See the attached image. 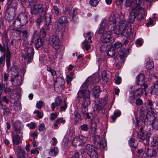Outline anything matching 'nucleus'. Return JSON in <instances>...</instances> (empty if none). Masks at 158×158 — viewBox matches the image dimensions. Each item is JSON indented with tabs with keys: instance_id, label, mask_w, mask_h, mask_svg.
<instances>
[{
	"instance_id": "f257e3e1",
	"label": "nucleus",
	"mask_w": 158,
	"mask_h": 158,
	"mask_svg": "<svg viewBox=\"0 0 158 158\" xmlns=\"http://www.w3.org/2000/svg\"><path fill=\"white\" fill-rule=\"evenodd\" d=\"M142 3L141 0H136V3L129 15L128 21L129 23H133L136 18L138 21H141L144 18L145 15L144 10L141 6Z\"/></svg>"
},
{
	"instance_id": "f03ea898",
	"label": "nucleus",
	"mask_w": 158,
	"mask_h": 158,
	"mask_svg": "<svg viewBox=\"0 0 158 158\" xmlns=\"http://www.w3.org/2000/svg\"><path fill=\"white\" fill-rule=\"evenodd\" d=\"M89 80L87 79L82 84L81 89L78 93V97L81 98V103L83 104L87 105H89L91 101L90 100V91L86 89L88 87Z\"/></svg>"
},
{
	"instance_id": "7ed1b4c3",
	"label": "nucleus",
	"mask_w": 158,
	"mask_h": 158,
	"mask_svg": "<svg viewBox=\"0 0 158 158\" xmlns=\"http://www.w3.org/2000/svg\"><path fill=\"white\" fill-rule=\"evenodd\" d=\"M118 52V55L116 56L114 59V64L117 69H119L124 63L129 51L128 50H119Z\"/></svg>"
},
{
	"instance_id": "20e7f679",
	"label": "nucleus",
	"mask_w": 158,
	"mask_h": 158,
	"mask_svg": "<svg viewBox=\"0 0 158 158\" xmlns=\"http://www.w3.org/2000/svg\"><path fill=\"white\" fill-rule=\"evenodd\" d=\"M131 29L129 27L126 26L125 25H118L116 29V33L119 34H122L125 33L128 37H130L132 34L131 33Z\"/></svg>"
},
{
	"instance_id": "39448f33",
	"label": "nucleus",
	"mask_w": 158,
	"mask_h": 158,
	"mask_svg": "<svg viewBox=\"0 0 158 158\" xmlns=\"http://www.w3.org/2000/svg\"><path fill=\"white\" fill-rule=\"evenodd\" d=\"M87 140V138L82 135L73 138L72 141L73 146L76 147L77 146L83 145Z\"/></svg>"
},
{
	"instance_id": "423d86ee",
	"label": "nucleus",
	"mask_w": 158,
	"mask_h": 158,
	"mask_svg": "<svg viewBox=\"0 0 158 158\" xmlns=\"http://www.w3.org/2000/svg\"><path fill=\"white\" fill-rule=\"evenodd\" d=\"M64 80L60 77L56 78L54 84V89L57 92L62 91L64 89Z\"/></svg>"
},
{
	"instance_id": "0eeeda50",
	"label": "nucleus",
	"mask_w": 158,
	"mask_h": 158,
	"mask_svg": "<svg viewBox=\"0 0 158 158\" xmlns=\"http://www.w3.org/2000/svg\"><path fill=\"white\" fill-rule=\"evenodd\" d=\"M93 138V143L95 147L98 149L101 148L104 149L106 146V143L104 142L102 143L100 140V137L98 135H95L94 137H92Z\"/></svg>"
},
{
	"instance_id": "6e6552de",
	"label": "nucleus",
	"mask_w": 158,
	"mask_h": 158,
	"mask_svg": "<svg viewBox=\"0 0 158 158\" xmlns=\"http://www.w3.org/2000/svg\"><path fill=\"white\" fill-rule=\"evenodd\" d=\"M85 149L87 154L90 158H98L97 152L92 145L87 144L86 145Z\"/></svg>"
},
{
	"instance_id": "1a4fd4ad",
	"label": "nucleus",
	"mask_w": 158,
	"mask_h": 158,
	"mask_svg": "<svg viewBox=\"0 0 158 158\" xmlns=\"http://www.w3.org/2000/svg\"><path fill=\"white\" fill-rule=\"evenodd\" d=\"M10 81L12 85L14 86H20L23 82L22 77L20 75L12 76Z\"/></svg>"
},
{
	"instance_id": "9d476101",
	"label": "nucleus",
	"mask_w": 158,
	"mask_h": 158,
	"mask_svg": "<svg viewBox=\"0 0 158 158\" xmlns=\"http://www.w3.org/2000/svg\"><path fill=\"white\" fill-rule=\"evenodd\" d=\"M50 44L55 49H58L60 44L59 38L55 35H53L50 37Z\"/></svg>"
},
{
	"instance_id": "9b49d317",
	"label": "nucleus",
	"mask_w": 158,
	"mask_h": 158,
	"mask_svg": "<svg viewBox=\"0 0 158 158\" xmlns=\"http://www.w3.org/2000/svg\"><path fill=\"white\" fill-rule=\"evenodd\" d=\"M46 12L47 8L46 7H44L42 8L40 16L35 20L36 23L38 26H40V25L44 19H45V22L46 16L48 14H49L47 13Z\"/></svg>"
},
{
	"instance_id": "f8f14e48",
	"label": "nucleus",
	"mask_w": 158,
	"mask_h": 158,
	"mask_svg": "<svg viewBox=\"0 0 158 158\" xmlns=\"http://www.w3.org/2000/svg\"><path fill=\"white\" fill-rule=\"evenodd\" d=\"M144 80V75L142 73H139L137 76L136 83L137 85H140L141 86H144V90L148 87V85L147 84L143 82Z\"/></svg>"
},
{
	"instance_id": "ddd939ff",
	"label": "nucleus",
	"mask_w": 158,
	"mask_h": 158,
	"mask_svg": "<svg viewBox=\"0 0 158 158\" xmlns=\"http://www.w3.org/2000/svg\"><path fill=\"white\" fill-rule=\"evenodd\" d=\"M34 53V50H27L25 54L23 53L22 56L25 59H27V63H29L33 60Z\"/></svg>"
},
{
	"instance_id": "4468645a",
	"label": "nucleus",
	"mask_w": 158,
	"mask_h": 158,
	"mask_svg": "<svg viewBox=\"0 0 158 158\" xmlns=\"http://www.w3.org/2000/svg\"><path fill=\"white\" fill-rule=\"evenodd\" d=\"M51 16L50 14H48L46 16L45 22H44V26L41 29H44L46 32H48L50 30L49 27L51 23Z\"/></svg>"
},
{
	"instance_id": "2eb2a0df",
	"label": "nucleus",
	"mask_w": 158,
	"mask_h": 158,
	"mask_svg": "<svg viewBox=\"0 0 158 158\" xmlns=\"http://www.w3.org/2000/svg\"><path fill=\"white\" fill-rule=\"evenodd\" d=\"M111 38V32L110 31H105L101 36V40L103 43H107L110 42Z\"/></svg>"
},
{
	"instance_id": "dca6fc26",
	"label": "nucleus",
	"mask_w": 158,
	"mask_h": 158,
	"mask_svg": "<svg viewBox=\"0 0 158 158\" xmlns=\"http://www.w3.org/2000/svg\"><path fill=\"white\" fill-rule=\"evenodd\" d=\"M17 0H11L9 1L8 3V6L6 9V11H9V9L11 10L13 9L15 10L17 8Z\"/></svg>"
},
{
	"instance_id": "f3484780",
	"label": "nucleus",
	"mask_w": 158,
	"mask_h": 158,
	"mask_svg": "<svg viewBox=\"0 0 158 158\" xmlns=\"http://www.w3.org/2000/svg\"><path fill=\"white\" fill-rule=\"evenodd\" d=\"M42 5L41 4L34 5L31 8V13L35 15H37L39 12L40 10L42 8Z\"/></svg>"
},
{
	"instance_id": "a211bd4d",
	"label": "nucleus",
	"mask_w": 158,
	"mask_h": 158,
	"mask_svg": "<svg viewBox=\"0 0 158 158\" xmlns=\"http://www.w3.org/2000/svg\"><path fill=\"white\" fill-rule=\"evenodd\" d=\"M138 136L142 140L148 139L151 135V133L148 131H139L137 132Z\"/></svg>"
},
{
	"instance_id": "6ab92c4d",
	"label": "nucleus",
	"mask_w": 158,
	"mask_h": 158,
	"mask_svg": "<svg viewBox=\"0 0 158 158\" xmlns=\"http://www.w3.org/2000/svg\"><path fill=\"white\" fill-rule=\"evenodd\" d=\"M156 150L154 148H146L144 153L148 157H152L155 156L156 154Z\"/></svg>"
},
{
	"instance_id": "aec40b11",
	"label": "nucleus",
	"mask_w": 158,
	"mask_h": 158,
	"mask_svg": "<svg viewBox=\"0 0 158 158\" xmlns=\"http://www.w3.org/2000/svg\"><path fill=\"white\" fill-rule=\"evenodd\" d=\"M13 126L15 131L18 133L23 134L21 130L23 128L22 124L19 121H15L14 124Z\"/></svg>"
},
{
	"instance_id": "412c9836",
	"label": "nucleus",
	"mask_w": 158,
	"mask_h": 158,
	"mask_svg": "<svg viewBox=\"0 0 158 158\" xmlns=\"http://www.w3.org/2000/svg\"><path fill=\"white\" fill-rule=\"evenodd\" d=\"M17 18L23 26L25 25L27 22V16L24 14H20Z\"/></svg>"
},
{
	"instance_id": "4be33fe9",
	"label": "nucleus",
	"mask_w": 158,
	"mask_h": 158,
	"mask_svg": "<svg viewBox=\"0 0 158 158\" xmlns=\"http://www.w3.org/2000/svg\"><path fill=\"white\" fill-rule=\"evenodd\" d=\"M16 155L17 158H25V152L20 146H18Z\"/></svg>"
},
{
	"instance_id": "5701e85b",
	"label": "nucleus",
	"mask_w": 158,
	"mask_h": 158,
	"mask_svg": "<svg viewBox=\"0 0 158 158\" xmlns=\"http://www.w3.org/2000/svg\"><path fill=\"white\" fill-rule=\"evenodd\" d=\"M96 123H95L92 122L90 126V130L89 131V134L91 137H94L96 135V129L95 127Z\"/></svg>"
},
{
	"instance_id": "b1692460",
	"label": "nucleus",
	"mask_w": 158,
	"mask_h": 158,
	"mask_svg": "<svg viewBox=\"0 0 158 158\" xmlns=\"http://www.w3.org/2000/svg\"><path fill=\"white\" fill-rule=\"evenodd\" d=\"M6 12L5 15V18L8 22H10L14 19L15 15L13 13H10L8 11Z\"/></svg>"
},
{
	"instance_id": "393cba45",
	"label": "nucleus",
	"mask_w": 158,
	"mask_h": 158,
	"mask_svg": "<svg viewBox=\"0 0 158 158\" xmlns=\"http://www.w3.org/2000/svg\"><path fill=\"white\" fill-rule=\"evenodd\" d=\"M140 120L143 122H145L147 120V116H145L144 114L145 112L142 109H140L139 111Z\"/></svg>"
},
{
	"instance_id": "a878e982",
	"label": "nucleus",
	"mask_w": 158,
	"mask_h": 158,
	"mask_svg": "<svg viewBox=\"0 0 158 158\" xmlns=\"http://www.w3.org/2000/svg\"><path fill=\"white\" fill-rule=\"evenodd\" d=\"M152 91H151V93H152L153 92L157 95H158V80L156 82H155L153 86L151 87Z\"/></svg>"
},
{
	"instance_id": "bb28decb",
	"label": "nucleus",
	"mask_w": 158,
	"mask_h": 158,
	"mask_svg": "<svg viewBox=\"0 0 158 158\" xmlns=\"http://www.w3.org/2000/svg\"><path fill=\"white\" fill-rule=\"evenodd\" d=\"M100 90L99 86H97L94 88L93 94L95 98H98L99 96Z\"/></svg>"
},
{
	"instance_id": "cd10ccee",
	"label": "nucleus",
	"mask_w": 158,
	"mask_h": 158,
	"mask_svg": "<svg viewBox=\"0 0 158 158\" xmlns=\"http://www.w3.org/2000/svg\"><path fill=\"white\" fill-rule=\"evenodd\" d=\"M58 153V149L57 147H54L50 149L49 152L50 155L52 156H56Z\"/></svg>"
},
{
	"instance_id": "c85d7f7f",
	"label": "nucleus",
	"mask_w": 158,
	"mask_h": 158,
	"mask_svg": "<svg viewBox=\"0 0 158 158\" xmlns=\"http://www.w3.org/2000/svg\"><path fill=\"white\" fill-rule=\"evenodd\" d=\"M143 93V90L142 88H139L136 89L134 93V97H140Z\"/></svg>"
},
{
	"instance_id": "c756f323",
	"label": "nucleus",
	"mask_w": 158,
	"mask_h": 158,
	"mask_svg": "<svg viewBox=\"0 0 158 158\" xmlns=\"http://www.w3.org/2000/svg\"><path fill=\"white\" fill-rule=\"evenodd\" d=\"M13 143L14 145H18L20 142V138L19 135H16L13 136Z\"/></svg>"
},
{
	"instance_id": "7c9ffc66",
	"label": "nucleus",
	"mask_w": 158,
	"mask_h": 158,
	"mask_svg": "<svg viewBox=\"0 0 158 158\" xmlns=\"http://www.w3.org/2000/svg\"><path fill=\"white\" fill-rule=\"evenodd\" d=\"M19 69L18 67L14 66L12 69V76H17L20 75L19 73Z\"/></svg>"
},
{
	"instance_id": "2f4dec72",
	"label": "nucleus",
	"mask_w": 158,
	"mask_h": 158,
	"mask_svg": "<svg viewBox=\"0 0 158 158\" xmlns=\"http://www.w3.org/2000/svg\"><path fill=\"white\" fill-rule=\"evenodd\" d=\"M2 52H3V56L0 57V66H3L5 64V53L6 52V50H0Z\"/></svg>"
},
{
	"instance_id": "473e14b6",
	"label": "nucleus",
	"mask_w": 158,
	"mask_h": 158,
	"mask_svg": "<svg viewBox=\"0 0 158 158\" xmlns=\"http://www.w3.org/2000/svg\"><path fill=\"white\" fill-rule=\"evenodd\" d=\"M6 65L8 66L10 64V59L11 58L10 52L9 50H6Z\"/></svg>"
},
{
	"instance_id": "72a5a7b5",
	"label": "nucleus",
	"mask_w": 158,
	"mask_h": 158,
	"mask_svg": "<svg viewBox=\"0 0 158 158\" xmlns=\"http://www.w3.org/2000/svg\"><path fill=\"white\" fill-rule=\"evenodd\" d=\"M102 81L104 83H107L108 81L106 73L105 71H103L101 73Z\"/></svg>"
},
{
	"instance_id": "f704fd0d",
	"label": "nucleus",
	"mask_w": 158,
	"mask_h": 158,
	"mask_svg": "<svg viewBox=\"0 0 158 158\" xmlns=\"http://www.w3.org/2000/svg\"><path fill=\"white\" fill-rule=\"evenodd\" d=\"M15 91V90H13L12 92L10 94V98L14 100L19 99L20 98V95L19 94L14 93Z\"/></svg>"
},
{
	"instance_id": "c9c22d12",
	"label": "nucleus",
	"mask_w": 158,
	"mask_h": 158,
	"mask_svg": "<svg viewBox=\"0 0 158 158\" xmlns=\"http://www.w3.org/2000/svg\"><path fill=\"white\" fill-rule=\"evenodd\" d=\"M39 32L38 31L36 30H35L34 31L33 37L31 40L32 43H34L35 40H37V39H39Z\"/></svg>"
},
{
	"instance_id": "e433bc0d",
	"label": "nucleus",
	"mask_w": 158,
	"mask_h": 158,
	"mask_svg": "<svg viewBox=\"0 0 158 158\" xmlns=\"http://www.w3.org/2000/svg\"><path fill=\"white\" fill-rule=\"evenodd\" d=\"M13 25L14 27L16 28H20L23 26L18 18L14 21Z\"/></svg>"
},
{
	"instance_id": "4c0bfd02",
	"label": "nucleus",
	"mask_w": 158,
	"mask_h": 158,
	"mask_svg": "<svg viewBox=\"0 0 158 158\" xmlns=\"http://www.w3.org/2000/svg\"><path fill=\"white\" fill-rule=\"evenodd\" d=\"M43 40L42 39L39 38V39H37V40H35L36 41L35 42V47L37 49H38L40 48V47L42 46L43 43Z\"/></svg>"
},
{
	"instance_id": "58836bf2",
	"label": "nucleus",
	"mask_w": 158,
	"mask_h": 158,
	"mask_svg": "<svg viewBox=\"0 0 158 158\" xmlns=\"http://www.w3.org/2000/svg\"><path fill=\"white\" fill-rule=\"evenodd\" d=\"M121 114V112L120 111L114 112V114L111 116V118L114 122H115L117 118L119 117Z\"/></svg>"
},
{
	"instance_id": "ea45409f",
	"label": "nucleus",
	"mask_w": 158,
	"mask_h": 158,
	"mask_svg": "<svg viewBox=\"0 0 158 158\" xmlns=\"http://www.w3.org/2000/svg\"><path fill=\"white\" fill-rule=\"evenodd\" d=\"M103 108L104 107L99 103L96 104L94 106V110L96 111L97 112H99L100 111L102 110Z\"/></svg>"
},
{
	"instance_id": "a19ab883",
	"label": "nucleus",
	"mask_w": 158,
	"mask_h": 158,
	"mask_svg": "<svg viewBox=\"0 0 158 158\" xmlns=\"http://www.w3.org/2000/svg\"><path fill=\"white\" fill-rule=\"evenodd\" d=\"M129 144L131 147L136 148L137 147V143L134 138H131L129 141Z\"/></svg>"
},
{
	"instance_id": "79ce46f5",
	"label": "nucleus",
	"mask_w": 158,
	"mask_h": 158,
	"mask_svg": "<svg viewBox=\"0 0 158 158\" xmlns=\"http://www.w3.org/2000/svg\"><path fill=\"white\" fill-rule=\"evenodd\" d=\"M19 31L23 34V40L24 41L26 40L28 37V31L27 30L20 31Z\"/></svg>"
},
{
	"instance_id": "37998d69",
	"label": "nucleus",
	"mask_w": 158,
	"mask_h": 158,
	"mask_svg": "<svg viewBox=\"0 0 158 158\" xmlns=\"http://www.w3.org/2000/svg\"><path fill=\"white\" fill-rule=\"evenodd\" d=\"M81 112L83 115H85V114L87 112V107L89 105H85L83 104V103H81Z\"/></svg>"
},
{
	"instance_id": "c03bdc74",
	"label": "nucleus",
	"mask_w": 158,
	"mask_h": 158,
	"mask_svg": "<svg viewBox=\"0 0 158 158\" xmlns=\"http://www.w3.org/2000/svg\"><path fill=\"white\" fill-rule=\"evenodd\" d=\"M58 22L60 23H62L64 25L65 24L68 23L67 18L65 16H61L59 19Z\"/></svg>"
},
{
	"instance_id": "a18cd8bd",
	"label": "nucleus",
	"mask_w": 158,
	"mask_h": 158,
	"mask_svg": "<svg viewBox=\"0 0 158 158\" xmlns=\"http://www.w3.org/2000/svg\"><path fill=\"white\" fill-rule=\"evenodd\" d=\"M73 119L76 121H79L81 120V116L80 114L78 112L74 113V114L73 115Z\"/></svg>"
},
{
	"instance_id": "49530a36",
	"label": "nucleus",
	"mask_w": 158,
	"mask_h": 158,
	"mask_svg": "<svg viewBox=\"0 0 158 158\" xmlns=\"http://www.w3.org/2000/svg\"><path fill=\"white\" fill-rule=\"evenodd\" d=\"M46 31L44 30V29H41L39 32V38L42 39L43 40H44V38L46 35Z\"/></svg>"
},
{
	"instance_id": "de8ad7c7",
	"label": "nucleus",
	"mask_w": 158,
	"mask_h": 158,
	"mask_svg": "<svg viewBox=\"0 0 158 158\" xmlns=\"http://www.w3.org/2000/svg\"><path fill=\"white\" fill-rule=\"evenodd\" d=\"M154 62L152 60H149L146 65L147 68L148 69H152L154 67Z\"/></svg>"
},
{
	"instance_id": "09e8293b",
	"label": "nucleus",
	"mask_w": 158,
	"mask_h": 158,
	"mask_svg": "<svg viewBox=\"0 0 158 158\" xmlns=\"http://www.w3.org/2000/svg\"><path fill=\"white\" fill-rule=\"evenodd\" d=\"M152 127L154 129L158 130V118L153 120Z\"/></svg>"
},
{
	"instance_id": "8fccbe9b",
	"label": "nucleus",
	"mask_w": 158,
	"mask_h": 158,
	"mask_svg": "<svg viewBox=\"0 0 158 158\" xmlns=\"http://www.w3.org/2000/svg\"><path fill=\"white\" fill-rule=\"evenodd\" d=\"M82 44L85 47L86 49H89L91 48V45L88 41H84Z\"/></svg>"
},
{
	"instance_id": "3c124183",
	"label": "nucleus",
	"mask_w": 158,
	"mask_h": 158,
	"mask_svg": "<svg viewBox=\"0 0 158 158\" xmlns=\"http://www.w3.org/2000/svg\"><path fill=\"white\" fill-rule=\"evenodd\" d=\"M115 50H107L106 52L107 56H114L116 52Z\"/></svg>"
},
{
	"instance_id": "603ef678",
	"label": "nucleus",
	"mask_w": 158,
	"mask_h": 158,
	"mask_svg": "<svg viewBox=\"0 0 158 158\" xmlns=\"http://www.w3.org/2000/svg\"><path fill=\"white\" fill-rule=\"evenodd\" d=\"M107 100L108 98L107 97H105L99 103L104 107V106L106 105Z\"/></svg>"
},
{
	"instance_id": "864d4df0",
	"label": "nucleus",
	"mask_w": 158,
	"mask_h": 158,
	"mask_svg": "<svg viewBox=\"0 0 158 158\" xmlns=\"http://www.w3.org/2000/svg\"><path fill=\"white\" fill-rule=\"evenodd\" d=\"M81 130L85 131H88L89 127L86 124H83L81 126Z\"/></svg>"
},
{
	"instance_id": "5fc2aeb1",
	"label": "nucleus",
	"mask_w": 158,
	"mask_h": 158,
	"mask_svg": "<svg viewBox=\"0 0 158 158\" xmlns=\"http://www.w3.org/2000/svg\"><path fill=\"white\" fill-rule=\"evenodd\" d=\"M89 3L92 6H96L98 4V1L97 0H90Z\"/></svg>"
},
{
	"instance_id": "6e6d98bb",
	"label": "nucleus",
	"mask_w": 158,
	"mask_h": 158,
	"mask_svg": "<svg viewBox=\"0 0 158 158\" xmlns=\"http://www.w3.org/2000/svg\"><path fill=\"white\" fill-rule=\"evenodd\" d=\"M10 113V110L8 107H5L3 111V114L6 116L8 115Z\"/></svg>"
},
{
	"instance_id": "4d7b16f0",
	"label": "nucleus",
	"mask_w": 158,
	"mask_h": 158,
	"mask_svg": "<svg viewBox=\"0 0 158 158\" xmlns=\"http://www.w3.org/2000/svg\"><path fill=\"white\" fill-rule=\"evenodd\" d=\"M67 105L66 104V102L65 101L64 102V104L63 105L61 106L60 107V111H65L66 109L67 108Z\"/></svg>"
},
{
	"instance_id": "13d9d810",
	"label": "nucleus",
	"mask_w": 158,
	"mask_h": 158,
	"mask_svg": "<svg viewBox=\"0 0 158 158\" xmlns=\"http://www.w3.org/2000/svg\"><path fill=\"white\" fill-rule=\"evenodd\" d=\"M44 105V103L42 101H40L36 104V106L38 109H41Z\"/></svg>"
},
{
	"instance_id": "bf43d9fd",
	"label": "nucleus",
	"mask_w": 158,
	"mask_h": 158,
	"mask_svg": "<svg viewBox=\"0 0 158 158\" xmlns=\"http://www.w3.org/2000/svg\"><path fill=\"white\" fill-rule=\"evenodd\" d=\"M62 102V100L60 97H58L56 98V99L55 103L56 105H60Z\"/></svg>"
},
{
	"instance_id": "052dcab7",
	"label": "nucleus",
	"mask_w": 158,
	"mask_h": 158,
	"mask_svg": "<svg viewBox=\"0 0 158 158\" xmlns=\"http://www.w3.org/2000/svg\"><path fill=\"white\" fill-rule=\"evenodd\" d=\"M3 38H4L5 41L6 43V44H7V43L9 42V40L8 39L7 32H5L3 34Z\"/></svg>"
},
{
	"instance_id": "680f3d73",
	"label": "nucleus",
	"mask_w": 158,
	"mask_h": 158,
	"mask_svg": "<svg viewBox=\"0 0 158 158\" xmlns=\"http://www.w3.org/2000/svg\"><path fill=\"white\" fill-rule=\"evenodd\" d=\"M122 44L119 42H116L114 44V48L116 49H118L122 46Z\"/></svg>"
},
{
	"instance_id": "e2e57ef3",
	"label": "nucleus",
	"mask_w": 158,
	"mask_h": 158,
	"mask_svg": "<svg viewBox=\"0 0 158 158\" xmlns=\"http://www.w3.org/2000/svg\"><path fill=\"white\" fill-rule=\"evenodd\" d=\"M64 24L62 23H60L58 22L57 24V28L59 31H60L64 27Z\"/></svg>"
},
{
	"instance_id": "0e129e2a",
	"label": "nucleus",
	"mask_w": 158,
	"mask_h": 158,
	"mask_svg": "<svg viewBox=\"0 0 158 158\" xmlns=\"http://www.w3.org/2000/svg\"><path fill=\"white\" fill-rule=\"evenodd\" d=\"M45 129V127L44 123H42L39 126L38 130L40 131H44Z\"/></svg>"
},
{
	"instance_id": "69168bd1",
	"label": "nucleus",
	"mask_w": 158,
	"mask_h": 158,
	"mask_svg": "<svg viewBox=\"0 0 158 158\" xmlns=\"http://www.w3.org/2000/svg\"><path fill=\"white\" fill-rule=\"evenodd\" d=\"M147 104L148 106H150V108L151 110H152L154 109L153 107V104L151 101L150 100H148Z\"/></svg>"
},
{
	"instance_id": "338daca9",
	"label": "nucleus",
	"mask_w": 158,
	"mask_h": 158,
	"mask_svg": "<svg viewBox=\"0 0 158 158\" xmlns=\"http://www.w3.org/2000/svg\"><path fill=\"white\" fill-rule=\"evenodd\" d=\"M34 113L37 114V117L40 118H41L43 117V114L38 110L34 111Z\"/></svg>"
},
{
	"instance_id": "774afa93",
	"label": "nucleus",
	"mask_w": 158,
	"mask_h": 158,
	"mask_svg": "<svg viewBox=\"0 0 158 158\" xmlns=\"http://www.w3.org/2000/svg\"><path fill=\"white\" fill-rule=\"evenodd\" d=\"M54 10L56 15H58L60 14V9L56 6H54L53 7Z\"/></svg>"
}]
</instances>
